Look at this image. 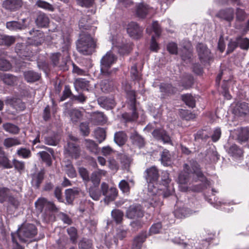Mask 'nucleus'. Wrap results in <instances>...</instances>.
<instances>
[{"instance_id":"f257e3e1","label":"nucleus","mask_w":249,"mask_h":249,"mask_svg":"<svg viewBox=\"0 0 249 249\" xmlns=\"http://www.w3.org/2000/svg\"><path fill=\"white\" fill-rule=\"evenodd\" d=\"M184 171L180 173L178 176V182L179 189L183 192L187 191L190 187L191 178L196 182L199 180L203 184V187L201 188L195 189V191H199L203 188H207L210 185V182L206 179L201 171L199 165L196 161H191L190 164H185L184 166Z\"/></svg>"},{"instance_id":"f03ea898","label":"nucleus","mask_w":249,"mask_h":249,"mask_svg":"<svg viewBox=\"0 0 249 249\" xmlns=\"http://www.w3.org/2000/svg\"><path fill=\"white\" fill-rule=\"evenodd\" d=\"M161 181L163 186L161 185L157 186V198L152 197L149 198L147 200L149 205L153 207L161 206L162 202L161 201V198L168 197L173 192L172 189L169 186L171 179L169 177V173L167 171L162 172Z\"/></svg>"},{"instance_id":"7ed1b4c3","label":"nucleus","mask_w":249,"mask_h":249,"mask_svg":"<svg viewBox=\"0 0 249 249\" xmlns=\"http://www.w3.org/2000/svg\"><path fill=\"white\" fill-rule=\"evenodd\" d=\"M145 178L148 183V195L149 198H157V192L158 191L157 182L159 174L157 168L155 166L151 167L145 171Z\"/></svg>"},{"instance_id":"20e7f679","label":"nucleus","mask_w":249,"mask_h":249,"mask_svg":"<svg viewBox=\"0 0 249 249\" xmlns=\"http://www.w3.org/2000/svg\"><path fill=\"white\" fill-rule=\"evenodd\" d=\"M77 49L84 55L91 54L95 48V42L89 34H82L77 41Z\"/></svg>"},{"instance_id":"39448f33","label":"nucleus","mask_w":249,"mask_h":249,"mask_svg":"<svg viewBox=\"0 0 249 249\" xmlns=\"http://www.w3.org/2000/svg\"><path fill=\"white\" fill-rule=\"evenodd\" d=\"M13 234L18 237L19 241L26 242L33 239L37 234V229L34 224L25 223L18 229L17 233Z\"/></svg>"},{"instance_id":"423d86ee","label":"nucleus","mask_w":249,"mask_h":249,"mask_svg":"<svg viewBox=\"0 0 249 249\" xmlns=\"http://www.w3.org/2000/svg\"><path fill=\"white\" fill-rule=\"evenodd\" d=\"M126 94L129 100V104L131 107L132 113L131 114L125 113L123 114L122 116L126 121H134L137 120L138 117V114L136 112L135 92L132 90H127L126 91Z\"/></svg>"},{"instance_id":"0eeeda50","label":"nucleus","mask_w":249,"mask_h":249,"mask_svg":"<svg viewBox=\"0 0 249 249\" xmlns=\"http://www.w3.org/2000/svg\"><path fill=\"white\" fill-rule=\"evenodd\" d=\"M117 60L116 56L110 51L108 52L101 60V72L105 76L108 75L111 73L109 70L111 65Z\"/></svg>"},{"instance_id":"6e6552de","label":"nucleus","mask_w":249,"mask_h":249,"mask_svg":"<svg viewBox=\"0 0 249 249\" xmlns=\"http://www.w3.org/2000/svg\"><path fill=\"white\" fill-rule=\"evenodd\" d=\"M69 138L70 141L68 142L65 150L71 158L78 159L80 157L81 150L80 147L73 142L77 141V138L72 136H70Z\"/></svg>"},{"instance_id":"1a4fd4ad","label":"nucleus","mask_w":249,"mask_h":249,"mask_svg":"<svg viewBox=\"0 0 249 249\" xmlns=\"http://www.w3.org/2000/svg\"><path fill=\"white\" fill-rule=\"evenodd\" d=\"M143 210L140 204H133L129 206L126 212V216L130 219L142 217Z\"/></svg>"},{"instance_id":"9d476101","label":"nucleus","mask_w":249,"mask_h":249,"mask_svg":"<svg viewBox=\"0 0 249 249\" xmlns=\"http://www.w3.org/2000/svg\"><path fill=\"white\" fill-rule=\"evenodd\" d=\"M127 32L131 37L138 39L142 36V29L137 23L131 22L127 25Z\"/></svg>"},{"instance_id":"9b49d317","label":"nucleus","mask_w":249,"mask_h":249,"mask_svg":"<svg viewBox=\"0 0 249 249\" xmlns=\"http://www.w3.org/2000/svg\"><path fill=\"white\" fill-rule=\"evenodd\" d=\"M151 8L146 3H139L135 6V14L139 18H144L150 13Z\"/></svg>"},{"instance_id":"f8f14e48","label":"nucleus","mask_w":249,"mask_h":249,"mask_svg":"<svg viewBox=\"0 0 249 249\" xmlns=\"http://www.w3.org/2000/svg\"><path fill=\"white\" fill-rule=\"evenodd\" d=\"M196 48L199 59L202 62H204L210 60L211 58L210 51L204 44L198 43Z\"/></svg>"},{"instance_id":"ddd939ff","label":"nucleus","mask_w":249,"mask_h":249,"mask_svg":"<svg viewBox=\"0 0 249 249\" xmlns=\"http://www.w3.org/2000/svg\"><path fill=\"white\" fill-rule=\"evenodd\" d=\"M233 113L239 116L247 114L249 113V106L248 104L244 102H238L234 107Z\"/></svg>"},{"instance_id":"4468645a","label":"nucleus","mask_w":249,"mask_h":249,"mask_svg":"<svg viewBox=\"0 0 249 249\" xmlns=\"http://www.w3.org/2000/svg\"><path fill=\"white\" fill-rule=\"evenodd\" d=\"M22 2L21 0H4L2 3L3 7L10 11H15L21 7Z\"/></svg>"},{"instance_id":"2eb2a0df","label":"nucleus","mask_w":249,"mask_h":249,"mask_svg":"<svg viewBox=\"0 0 249 249\" xmlns=\"http://www.w3.org/2000/svg\"><path fill=\"white\" fill-rule=\"evenodd\" d=\"M61 40V50L66 55V58L69 57V51L71 46L70 38L68 35H62Z\"/></svg>"},{"instance_id":"dca6fc26","label":"nucleus","mask_w":249,"mask_h":249,"mask_svg":"<svg viewBox=\"0 0 249 249\" xmlns=\"http://www.w3.org/2000/svg\"><path fill=\"white\" fill-rule=\"evenodd\" d=\"M15 49L17 54L21 58L29 57L32 55V53L29 51L28 47L23 44L18 43Z\"/></svg>"},{"instance_id":"f3484780","label":"nucleus","mask_w":249,"mask_h":249,"mask_svg":"<svg viewBox=\"0 0 249 249\" xmlns=\"http://www.w3.org/2000/svg\"><path fill=\"white\" fill-rule=\"evenodd\" d=\"M152 135L155 138L161 140L164 143H169L171 142L170 137L163 129H155L153 131Z\"/></svg>"},{"instance_id":"a211bd4d","label":"nucleus","mask_w":249,"mask_h":249,"mask_svg":"<svg viewBox=\"0 0 249 249\" xmlns=\"http://www.w3.org/2000/svg\"><path fill=\"white\" fill-rule=\"evenodd\" d=\"M29 33L31 35L33 36L32 39L34 45L38 46L44 41V34L40 31L33 29Z\"/></svg>"},{"instance_id":"6ab92c4d","label":"nucleus","mask_w":249,"mask_h":249,"mask_svg":"<svg viewBox=\"0 0 249 249\" xmlns=\"http://www.w3.org/2000/svg\"><path fill=\"white\" fill-rule=\"evenodd\" d=\"M5 104L10 105L18 110H22L25 108L24 103L20 99L15 98L7 97L5 100Z\"/></svg>"},{"instance_id":"aec40b11","label":"nucleus","mask_w":249,"mask_h":249,"mask_svg":"<svg viewBox=\"0 0 249 249\" xmlns=\"http://www.w3.org/2000/svg\"><path fill=\"white\" fill-rule=\"evenodd\" d=\"M234 11L232 8H227L220 10L218 13V16L229 22L232 21L234 18Z\"/></svg>"},{"instance_id":"412c9836","label":"nucleus","mask_w":249,"mask_h":249,"mask_svg":"<svg viewBox=\"0 0 249 249\" xmlns=\"http://www.w3.org/2000/svg\"><path fill=\"white\" fill-rule=\"evenodd\" d=\"M228 153L235 159L240 158L243 155V151L236 144L231 145L227 150Z\"/></svg>"},{"instance_id":"4be33fe9","label":"nucleus","mask_w":249,"mask_h":249,"mask_svg":"<svg viewBox=\"0 0 249 249\" xmlns=\"http://www.w3.org/2000/svg\"><path fill=\"white\" fill-rule=\"evenodd\" d=\"M6 28L12 31H18L25 28L23 21L21 23L17 21H11L6 22Z\"/></svg>"},{"instance_id":"5701e85b","label":"nucleus","mask_w":249,"mask_h":249,"mask_svg":"<svg viewBox=\"0 0 249 249\" xmlns=\"http://www.w3.org/2000/svg\"><path fill=\"white\" fill-rule=\"evenodd\" d=\"M44 171L43 170L36 173L32 175V184L33 186L38 188L43 179Z\"/></svg>"},{"instance_id":"b1692460","label":"nucleus","mask_w":249,"mask_h":249,"mask_svg":"<svg viewBox=\"0 0 249 249\" xmlns=\"http://www.w3.org/2000/svg\"><path fill=\"white\" fill-rule=\"evenodd\" d=\"M15 36L0 33V45L10 46L15 42Z\"/></svg>"},{"instance_id":"393cba45","label":"nucleus","mask_w":249,"mask_h":249,"mask_svg":"<svg viewBox=\"0 0 249 249\" xmlns=\"http://www.w3.org/2000/svg\"><path fill=\"white\" fill-rule=\"evenodd\" d=\"M193 213V211L186 207L177 208L174 212L175 216L179 218L189 216Z\"/></svg>"},{"instance_id":"a878e982","label":"nucleus","mask_w":249,"mask_h":249,"mask_svg":"<svg viewBox=\"0 0 249 249\" xmlns=\"http://www.w3.org/2000/svg\"><path fill=\"white\" fill-rule=\"evenodd\" d=\"M36 22L38 27H46L49 23V18L45 14L40 13L37 15Z\"/></svg>"},{"instance_id":"bb28decb","label":"nucleus","mask_w":249,"mask_h":249,"mask_svg":"<svg viewBox=\"0 0 249 249\" xmlns=\"http://www.w3.org/2000/svg\"><path fill=\"white\" fill-rule=\"evenodd\" d=\"M24 76L25 80L28 82H34L40 77V75L37 72L33 71H28L24 72Z\"/></svg>"},{"instance_id":"cd10ccee","label":"nucleus","mask_w":249,"mask_h":249,"mask_svg":"<svg viewBox=\"0 0 249 249\" xmlns=\"http://www.w3.org/2000/svg\"><path fill=\"white\" fill-rule=\"evenodd\" d=\"M79 191L78 189H69L66 190L65 195L67 202L71 204L75 197L79 194Z\"/></svg>"},{"instance_id":"c85d7f7f","label":"nucleus","mask_w":249,"mask_h":249,"mask_svg":"<svg viewBox=\"0 0 249 249\" xmlns=\"http://www.w3.org/2000/svg\"><path fill=\"white\" fill-rule=\"evenodd\" d=\"M76 2L78 5L85 7H93L94 5V0H76ZM96 8L92 7V8L88 12H90L91 14H93L96 12Z\"/></svg>"},{"instance_id":"c756f323","label":"nucleus","mask_w":249,"mask_h":249,"mask_svg":"<svg viewBox=\"0 0 249 249\" xmlns=\"http://www.w3.org/2000/svg\"><path fill=\"white\" fill-rule=\"evenodd\" d=\"M161 162L165 166L171 165L172 162L171 156L169 151L167 149H164L161 154Z\"/></svg>"},{"instance_id":"7c9ffc66","label":"nucleus","mask_w":249,"mask_h":249,"mask_svg":"<svg viewBox=\"0 0 249 249\" xmlns=\"http://www.w3.org/2000/svg\"><path fill=\"white\" fill-rule=\"evenodd\" d=\"M127 140L126 134L123 131L116 132L114 135V141L119 145L124 144Z\"/></svg>"},{"instance_id":"2f4dec72","label":"nucleus","mask_w":249,"mask_h":249,"mask_svg":"<svg viewBox=\"0 0 249 249\" xmlns=\"http://www.w3.org/2000/svg\"><path fill=\"white\" fill-rule=\"evenodd\" d=\"M59 137L56 133H53L52 136L44 137V142L49 145H56L59 141Z\"/></svg>"},{"instance_id":"473e14b6","label":"nucleus","mask_w":249,"mask_h":249,"mask_svg":"<svg viewBox=\"0 0 249 249\" xmlns=\"http://www.w3.org/2000/svg\"><path fill=\"white\" fill-rule=\"evenodd\" d=\"M89 81L83 78L76 79L74 83L75 89L77 91L79 89H87Z\"/></svg>"},{"instance_id":"72a5a7b5","label":"nucleus","mask_w":249,"mask_h":249,"mask_svg":"<svg viewBox=\"0 0 249 249\" xmlns=\"http://www.w3.org/2000/svg\"><path fill=\"white\" fill-rule=\"evenodd\" d=\"M130 139L133 144L137 145L140 148L144 145V142L143 139L136 132H134L131 134Z\"/></svg>"},{"instance_id":"f704fd0d","label":"nucleus","mask_w":249,"mask_h":249,"mask_svg":"<svg viewBox=\"0 0 249 249\" xmlns=\"http://www.w3.org/2000/svg\"><path fill=\"white\" fill-rule=\"evenodd\" d=\"M238 139L241 142H246L249 138V128H242L238 130Z\"/></svg>"},{"instance_id":"c9c22d12","label":"nucleus","mask_w":249,"mask_h":249,"mask_svg":"<svg viewBox=\"0 0 249 249\" xmlns=\"http://www.w3.org/2000/svg\"><path fill=\"white\" fill-rule=\"evenodd\" d=\"M69 115L71 121L74 124L78 123L82 116L81 112L76 109L71 110L69 112Z\"/></svg>"},{"instance_id":"e433bc0d","label":"nucleus","mask_w":249,"mask_h":249,"mask_svg":"<svg viewBox=\"0 0 249 249\" xmlns=\"http://www.w3.org/2000/svg\"><path fill=\"white\" fill-rule=\"evenodd\" d=\"M146 236L144 234H142L137 236L134 240L132 249H140L142 244L144 242Z\"/></svg>"},{"instance_id":"4c0bfd02","label":"nucleus","mask_w":249,"mask_h":249,"mask_svg":"<svg viewBox=\"0 0 249 249\" xmlns=\"http://www.w3.org/2000/svg\"><path fill=\"white\" fill-rule=\"evenodd\" d=\"M89 196L95 201L99 200L101 193L97 186H92L89 188Z\"/></svg>"},{"instance_id":"58836bf2","label":"nucleus","mask_w":249,"mask_h":249,"mask_svg":"<svg viewBox=\"0 0 249 249\" xmlns=\"http://www.w3.org/2000/svg\"><path fill=\"white\" fill-rule=\"evenodd\" d=\"M117 195V190L116 188L114 187L110 188L107 192V194L105 196V202L106 203H108L109 201L114 200Z\"/></svg>"},{"instance_id":"ea45409f","label":"nucleus","mask_w":249,"mask_h":249,"mask_svg":"<svg viewBox=\"0 0 249 249\" xmlns=\"http://www.w3.org/2000/svg\"><path fill=\"white\" fill-rule=\"evenodd\" d=\"M21 144L20 141L17 138H8L3 141V145L6 148L18 145Z\"/></svg>"},{"instance_id":"a19ab883","label":"nucleus","mask_w":249,"mask_h":249,"mask_svg":"<svg viewBox=\"0 0 249 249\" xmlns=\"http://www.w3.org/2000/svg\"><path fill=\"white\" fill-rule=\"evenodd\" d=\"M1 78L4 83L8 85H13L17 80V78L9 73H4L1 75Z\"/></svg>"},{"instance_id":"79ce46f5","label":"nucleus","mask_w":249,"mask_h":249,"mask_svg":"<svg viewBox=\"0 0 249 249\" xmlns=\"http://www.w3.org/2000/svg\"><path fill=\"white\" fill-rule=\"evenodd\" d=\"M182 99L188 106L192 108L195 107L196 100L192 95L189 94L182 95Z\"/></svg>"},{"instance_id":"37998d69","label":"nucleus","mask_w":249,"mask_h":249,"mask_svg":"<svg viewBox=\"0 0 249 249\" xmlns=\"http://www.w3.org/2000/svg\"><path fill=\"white\" fill-rule=\"evenodd\" d=\"M2 127L6 132L14 134L18 133L19 130L17 125L11 123L4 124Z\"/></svg>"},{"instance_id":"c03bdc74","label":"nucleus","mask_w":249,"mask_h":249,"mask_svg":"<svg viewBox=\"0 0 249 249\" xmlns=\"http://www.w3.org/2000/svg\"><path fill=\"white\" fill-rule=\"evenodd\" d=\"M111 216L117 223H120L123 220L124 213L120 210L115 209L111 212Z\"/></svg>"},{"instance_id":"a18cd8bd","label":"nucleus","mask_w":249,"mask_h":249,"mask_svg":"<svg viewBox=\"0 0 249 249\" xmlns=\"http://www.w3.org/2000/svg\"><path fill=\"white\" fill-rule=\"evenodd\" d=\"M95 137L99 142L101 143L106 138V132L104 129L100 127L97 128L94 132Z\"/></svg>"},{"instance_id":"49530a36","label":"nucleus","mask_w":249,"mask_h":249,"mask_svg":"<svg viewBox=\"0 0 249 249\" xmlns=\"http://www.w3.org/2000/svg\"><path fill=\"white\" fill-rule=\"evenodd\" d=\"M92 117V119L98 124H104L107 122V118L102 112H95Z\"/></svg>"},{"instance_id":"de8ad7c7","label":"nucleus","mask_w":249,"mask_h":249,"mask_svg":"<svg viewBox=\"0 0 249 249\" xmlns=\"http://www.w3.org/2000/svg\"><path fill=\"white\" fill-rule=\"evenodd\" d=\"M85 145L91 152L95 153L97 152V145L93 141L86 139L85 140Z\"/></svg>"},{"instance_id":"09e8293b","label":"nucleus","mask_w":249,"mask_h":249,"mask_svg":"<svg viewBox=\"0 0 249 249\" xmlns=\"http://www.w3.org/2000/svg\"><path fill=\"white\" fill-rule=\"evenodd\" d=\"M161 92L164 93H173L176 92V89L171 84L162 83L160 85Z\"/></svg>"},{"instance_id":"8fccbe9b","label":"nucleus","mask_w":249,"mask_h":249,"mask_svg":"<svg viewBox=\"0 0 249 249\" xmlns=\"http://www.w3.org/2000/svg\"><path fill=\"white\" fill-rule=\"evenodd\" d=\"M36 5L40 8L50 11H53L54 10V7L53 5L43 0H38L36 2Z\"/></svg>"},{"instance_id":"3c124183","label":"nucleus","mask_w":249,"mask_h":249,"mask_svg":"<svg viewBox=\"0 0 249 249\" xmlns=\"http://www.w3.org/2000/svg\"><path fill=\"white\" fill-rule=\"evenodd\" d=\"M17 155L24 159H27L31 156V152L30 149L26 148H20L17 150Z\"/></svg>"},{"instance_id":"603ef678","label":"nucleus","mask_w":249,"mask_h":249,"mask_svg":"<svg viewBox=\"0 0 249 249\" xmlns=\"http://www.w3.org/2000/svg\"><path fill=\"white\" fill-rule=\"evenodd\" d=\"M42 160L45 161L48 166L52 164L51 156L50 154L46 151H41L37 153Z\"/></svg>"},{"instance_id":"864d4df0","label":"nucleus","mask_w":249,"mask_h":249,"mask_svg":"<svg viewBox=\"0 0 249 249\" xmlns=\"http://www.w3.org/2000/svg\"><path fill=\"white\" fill-rule=\"evenodd\" d=\"M238 42V37L231 40L228 44L227 53L232 52L239 46Z\"/></svg>"},{"instance_id":"5fc2aeb1","label":"nucleus","mask_w":249,"mask_h":249,"mask_svg":"<svg viewBox=\"0 0 249 249\" xmlns=\"http://www.w3.org/2000/svg\"><path fill=\"white\" fill-rule=\"evenodd\" d=\"M126 235V231L119 229L117 230L116 236L114 237L113 242L115 245L118 244V239L122 240Z\"/></svg>"},{"instance_id":"6e6d98bb","label":"nucleus","mask_w":249,"mask_h":249,"mask_svg":"<svg viewBox=\"0 0 249 249\" xmlns=\"http://www.w3.org/2000/svg\"><path fill=\"white\" fill-rule=\"evenodd\" d=\"M113 82L109 80H104L102 81L101 83V89L105 91H108L113 87Z\"/></svg>"},{"instance_id":"4d7b16f0","label":"nucleus","mask_w":249,"mask_h":249,"mask_svg":"<svg viewBox=\"0 0 249 249\" xmlns=\"http://www.w3.org/2000/svg\"><path fill=\"white\" fill-rule=\"evenodd\" d=\"M247 17V14L244 9L237 8L236 10V18L239 21H242Z\"/></svg>"},{"instance_id":"13d9d810","label":"nucleus","mask_w":249,"mask_h":249,"mask_svg":"<svg viewBox=\"0 0 249 249\" xmlns=\"http://www.w3.org/2000/svg\"><path fill=\"white\" fill-rule=\"evenodd\" d=\"M47 203L48 201L46 199L41 198L38 199L35 202V205L36 208L41 212L44 207H47Z\"/></svg>"},{"instance_id":"bf43d9fd","label":"nucleus","mask_w":249,"mask_h":249,"mask_svg":"<svg viewBox=\"0 0 249 249\" xmlns=\"http://www.w3.org/2000/svg\"><path fill=\"white\" fill-rule=\"evenodd\" d=\"M65 171L68 176L71 178H74L76 176V171L71 164L66 165Z\"/></svg>"},{"instance_id":"052dcab7","label":"nucleus","mask_w":249,"mask_h":249,"mask_svg":"<svg viewBox=\"0 0 249 249\" xmlns=\"http://www.w3.org/2000/svg\"><path fill=\"white\" fill-rule=\"evenodd\" d=\"M238 43L240 48L242 49L248 50L249 48V39L247 38L238 37Z\"/></svg>"},{"instance_id":"680f3d73","label":"nucleus","mask_w":249,"mask_h":249,"mask_svg":"<svg viewBox=\"0 0 249 249\" xmlns=\"http://www.w3.org/2000/svg\"><path fill=\"white\" fill-rule=\"evenodd\" d=\"M11 68V65L9 61L3 58H0V70L6 71Z\"/></svg>"},{"instance_id":"e2e57ef3","label":"nucleus","mask_w":249,"mask_h":249,"mask_svg":"<svg viewBox=\"0 0 249 249\" xmlns=\"http://www.w3.org/2000/svg\"><path fill=\"white\" fill-rule=\"evenodd\" d=\"M1 166L5 168H11L12 167V165L10 162L8 158L4 156L0 157V167Z\"/></svg>"},{"instance_id":"0e129e2a","label":"nucleus","mask_w":249,"mask_h":249,"mask_svg":"<svg viewBox=\"0 0 249 249\" xmlns=\"http://www.w3.org/2000/svg\"><path fill=\"white\" fill-rule=\"evenodd\" d=\"M116 46L119 49V53L123 54L128 53L131 49L130 45L128 44L116 45Z\"/></svg>"},{"instance_id":"69168bd1","label":"nucleus","mask_w":249,"mask_h":249,"mask_svg":"<svg viewBox=\"0 0 249 249\" xmlns=\"http://www.w3.org/2000/svg\"><path fill=\"white\" fill-rule=\"evenodd\" d=\"M131 75L132 78L136 80H140L141 79V75L139 73L137 69V66L135 64L132 66L131 69Z\"/></svg>"},{"instance_id":"338daca9","label":"nucleus","mask_w":249,"mask_h":249,"mask_svg":"<svg viewBox=\"0 0 249 249\" xmlns=\"http://www.w3.org/2000/svg\"><path fill=\"white\" fill-rule=\"evenodd\" d=\"M168 51L172 54H176L178 53L177 44L174 42H170L167 46Z\"/></svg>"},{"instance_id":"774afa93","label":"nucleus","mask_w":249,"mask_h":249,"mask_svg":"<svg viewBox=\"0 0 249 249\" xmlns=\"http://www.w3.org/2000/svg\"><path fill=\"white\" fill-rule=\"evenodd\" d=\"M80 249H92V243L90 241L84 240L79 243Z\"/></svg>"}]
</instances>
